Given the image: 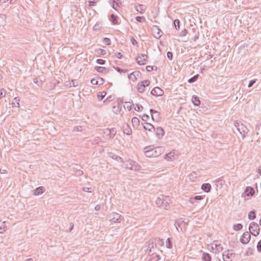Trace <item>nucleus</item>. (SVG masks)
Here are the masks:
<instances>
[{
    "mask_svg": "<svg viewBox=\"0 0 261 261\" xmlns=\"http://www.w3.org/2000/svg\"><path fill=\"white\" fill-rule=\"evenodd\" d=\"M107 92L102 91L101 92H98L97 93V97L100 99L102 100L106 95Z\"/></svg>",
    "mask_w": 261,
    "mask_h": 261,
    "instance_id": "39",
    "label": "nucleus"
},
{
    "mask_svg": "<svg viewBox=\"0 0 261 261\" xmlns=\"http://www.w3.org/2000/svg\"><path fill=\"white\" fill-rule=\"evenodd\" d=\"M140 72L139 71H134L133 72H132L129 76H128V77L129 79H130L132 78V75H133L135 77V79H136V75H137L138 76Z\"/></svg>",
    "mask_w": 261,
    "mask_h": 261,
    "instance_id": "51",
    "label": "nucleus"
},
{
    "mask_svg": "<svg viewBox=\"0 0 261 261\" xmlns=\"http://www.w3.org/2000/svg\"><path fill=\"white\" fill-rule=\"evenodd\" d=\"M6 91L4 89H1L0 92V99L6 96Z\"/></svg>",
    "mask_w": 261,
    "mask_h": 261,
    "instance_id": "47",
    "label": "nucleus"
},
{
    "mask_svg": "<svg viewBox=\"0 0 261 261\" xmlns=\"http://www.w3.org/2000/svg\"><path fill=\"white\" fill-rule=\"evenodd\" d=\"M145 86H144V85L143 84V83L140 82V83H139L137 85V90L139 92V93H143L144 92V90H145Z\"/></svg>",
    "mask_w": 261,
    "mask_h": 261,
    "instance_id": "25",
    "label": "nucleus"
},
{
    "mask_svg": "<svg viewBox=\"0 0 261 261\" xmlns=\"http://www.w3.org/2000/svg\"><path fill=\"white\" fill-rule=\"evenodd\" d=\"M123 163L124 164L123 166L126 169L135 171L139 170L140 166L136 162H134L133 160H128L125 162L124 161Z\"/></svg>",
    "mask_w": 261,
    "mask_h": 261,
    "instance_id": "3",
    "label": "nucleus"
},
{
    "mask_svg": "<svg viewBox=\"0 0 261 261\" xmlns=\"http://www.w3.org/2000/svg\"><path fill=\"white\" fill-rule=\"evenodd\" d=\"M173 23H174V27H175L176 30H179L180 29V23L179 20H178L177 19H175Z\"/></svg>",
    "mask_w": 261,
    "mask_h": 261,
    "instance_id": "40",
    "label": "nucleus"
},
{
    "mask_svg": "<svg viewBox=\"0 0 261 261\" xmlns=\"http://www.w3.org/2000/svg\"><path fill=\"white\" fill-rule=\"evenodd\" d=\"M6 227L5 222H0V233H2L5 231V228Z\"/></svg>",
    "mask_w": 261,
    "mask_h": 261,
    "instance_id": "42",
    "label": "nucleus"
},
{
    "mask_svg": "<svg viewBox=\"0 0 261 261\" xmlns=\"http://www.w3.org/2000/svg\"><path fill=\"white\" fill-rule=\"evenodd\" d=\"M109 220L114 223L120 222L122 219V216L116 213H113L108 216Z\"/></svg>",
    "mask_w": 261,
    "mask_h": 261,
    "instance_id": "5",
    "label": "nucleus"
},
{
    "mask_svg": "<svg viewBox=\"0 0 261 261\" xmlns=\"http://www.w3.org/2000/svg\"><path fill=\"white\" fill-rule=\"evenodd\" d=\"M95 52L98 54L99 55H105L107 54L106 50L101 48L95 49Z\"/></svg>",
    "mask_w": 261,
    "mask_h": 261,
    "instance_id": "38",
    "label": "nucleus"
},
{
    "mask_svg": "<svg viewBox=\"0 0 261 261\" xmlns=\"http://www.w3.org/2000/svg\"><path fill=\"white\" fill-rule=\"evenodd\" d=\"M95 69L98 72L105 73L107 72V69L106 67L101 66H95Z\"/></svg>",
    "mask_w": 261,
    "mask_h": 261,
    "instance_id": "29",
    "label": "nucleus"
},
{
    "mask_svg": "<svg viewBox=\"0 0 261 261\" xmlns=\"http://www.w3.org/2000/svg\"><path fill=\"white\" fill-rule=\"evenodd\" d=\"M143 109V107L139 104H137L136 107L135 108V110L138 112L141 111Z\"/></svg>",
    "mask_w": 261,
    "mask_h": 261,
    "instance_id": "48",
    "label": "nucleus"
},
{
    "mask_svg": "<svg viewBox=\"0 0 261 261\" xmlns=\"http://www.w3.org/2000/svg\"><path fill=\"white\" fill-rule=\"evenodd\" d=\"M199 76V75L198 74H197L196 75H195L193 76V77H191L190 79H189L188 80V82L190 84L195 82L197 80Z\"/></svg>",
    "mask_w": 261,
    "mask_h": 261,
    "instance_id": "33",
    "label": "nucleus"
},
{
    "mask_svg": "<svg viewBox=\"0 0 261 261\" xmlns=\"http://www.w3.org/2000/svg\"><path fill=\"white\" fill-rule=\"evenodd\" d=\"M235 257V253L233 252L232 250H228L225 251L223 253V258L224 261H227L226 259L232 260L233 258Z\"/></svg>",
    "mask_w": 261,
    "mask_h": 261,
    "instance_id": "7",
    "label": "nucleus"
},
{
    "mask_svg": "<svg viewBox=\"0 0 261 261\" xmlns=\"http://www.w3.org/2000/svg\"><path fill=\"white\" fill-rule=\"evenodd\" d=\"M153 240L155 244H158V245H159L160 246H164V242L163 240H162V239H153Z\"/></svg>",
    "mask_w": 261,
    "mask_h": 261,
    "instance_id": "35",
    "label": "nucleus"
},
{
    "mask_svg": "<svg viewBox=\"0 0 261 261\" xmlns=\"http://www.w3.org/2000/svg\"><path fill=\"white\" fill-rule=\"evenodd\" d=\"M45 191V188L42 187H39L37 188L34 192L35 195H39L42 194Z\"/></svg>",
    "mask_w": 261,
    "mask_h": 261,
    "instance_id": "17",
    "label": "nucleus"
},
{
    "mask_svg": "<svg viewBox=\"0 0 261 261\" xmlns=\"http://www.w3.org/2000/svg\"><path fill=\"white\" fill-rule=\"evenodd\" d=\"M132 123L134 127L138 126L140 124V120L137 117H134L132 119Z\"/></svg>",
    "mask_w": 261,
    "mask_h": 261,
    "instance_id": "28",
    "label": "nucleus"
},
{
    "mask_svg": "<svg viewBox=\"0 0 261 261\" xmlns=\"http://www.w3.org/2000/svg\"><path fill=\"white\" fill-rule=\"evenodd\" d=\"M135 19H136V21H137L138 22H142L145 21V18L143 16H137Z\"/></svg>",
    "mask_w": 261,
    "mask_h": 261,
    "instance_id": "43",
    "label": "nucleus"
},
{
    "mask_svg": "<svg viewBox=\"0 0 261 261\" xmlns=\"http://www.w3.org/2000/svg\"><path fill=\"white\" fill-rule=\"evenodd\" d=\"M250 232L254 236H257L259 233V227L258 225L255 222L250 223L249 228Z\"/></svg>",
    "mask_w": 261,
    "mask_h": 261,
    "instance_id": "4",
    "label": "nucleus"
},
{
    "mask_svg": "<svg viewBox=\"0 0 261 261\" xmlns=\"http://www.w3.org/2000/svg\"><path fill=\"white\" fill-rule=\"evenodd\" d=\"M154 242L153 239V240H150L148 242V245L147 248V251H149V253L152 252V248H153V244Z\"/></svg>",
    "mask_w": 261,
    "mask_h": 261,
    "instance_id": "30",
    "label": "nucleus"
},
{
    "mask_svg": "<svg viewBox=\"0 0 261 261\" xmlns=\"http://www.w3.org/2000/svg\"><path fill=\"white\" fill-rule=\"evenodd\" d=\"M256 217L255 211L254 210L250 211L248 214V219L249 220H254Z\"/></svg>",
    "mask_w": 261,
    "mask_h": 261,
    "instance_id": "32",
    "label": "nucleus"
},
{
    "mask_svg": "<svg viewBox=\"0 0 261 261\" xmlns=\"http://www.w3.org/2000/svg\"><path fill=\"white\" fill-rule=\"evenodd\" d=\"M187 33H188L187 30L186 29H185L184 30H182L181 32L180 36H186Z\"/></svg>",
    "mask_w": 261,
    "mask_h": 261,
    "instance_id": "63",
    "label": "nucleus"
},
{
    "mask_svg": "<svg viewBox=\"0 0 261 261\" xmlns=\"http://www.w3.org/2000/svg\"><path fill=\"white\" fill-rule=\"evenodd\" d=\"M251 236L248 231L245 232L240 239V242L243 244H247L250 240Z\"/></svg>",
    "mask_w": 261,
    "mask_h": 261,
    "instance_id": "8",
    "label": "nucleus"
},
{
    "mask_svg": "<svg viewBox=\"0 0 261 261\" xmlns=\"http://www.w3.org/2000/svg\"><path fill=\"white\" fill-rule=\"evenodd\" d=\"M117 130L115 128H110L109 139H113L116 135Z\"/></svg>",
    "mask_w": 261,
    "mask_h": 261,
    "instance_id": "27",
    "label": "nucleus"
},
{
    "mask_svg": "<svg viewBox=\"0 0 261 261\" xmlns=\"http://www.w3.org/2000/svg\"><path fill=\"white\" fill-rule=\"evenodd\" d=\"M112 7L115 9H116V7H115V4H116V7H120L121 5V2L120 0H112L111 2Z\"/></svg>",
    "mask_w": 261,
    "mask_h": 261,
    "instance_id": "24",
    "label": "nucleus"
},
{
    "mask_svg": "<svg viewBox=\"0 0 261 261\" xmlns=\"http://www.w3.org/2000/svg\"><path fill=\"white\" fill-rule=\"evenodd\" d=\"M243 228V225L241 223H238L233 225V228L236 231H238L242 229Z\"/></svg>",
    "mask_w": 261,
    "mask_h": 261,
    "instance_id": "36",
    "label": "nucleus"
},
{
    "mask_svg": "<svg viewBox=\"0 0 261 261\" xmlns=\"http://www.w3.org/2000/svg\"><path fill=\"white\" fill-rule=\"evenodd\" d=\"M144 154L148 158H155L162 153L163 149L161 147H154L153 146H148L144 149Z\"/></svg>",
    "mask_w": 261,
    "mask_h": 261,
    "instance_id": "1",
    "label": "nucleus"
},
{
    "mask_svg": "<svg viewBox=\"0 0 261 261\" xmlns=\"http://www.w3.org/2000/svg\"><path fill=\"white\" fill-rule=\"evenodd\" d=\"M257 249L259 252H261V240L257 243Z\"/></svg>",
    "mask_w": 261,
    "mask_h": 261,
    "instance_id": "60",
    "label": "nucleus"
},
{
    "mask_svg": "<svg viewBox=\"0 0 261 261\" xmlns=\"http://www.w3.org/2000/svg\"><path fill=\"white\" fill-rule=\"evenodd\" d=\"M19 101H20V99L19 97L14 98L12 100V107L19 108L20 107Z\"/></svg>",
    "mask_w": 261,
    "mask_h": 261,
    "instance_id": "19",
    "label": "nucleus"
},
{
    "mask_svg": "<svg viewBox=\"0 0 261 261\" xmlns=\"http://www.w3.org/2000/svg\"><path fill=\"white\" fill-rule=\"evenodd\" d=\"M244 193L247 196H252L255 193V191L252 187H247L244 191Z\"/></svg>",
    "mask_w": 261,
    "mask_h": 261,
    "instance_id": "14",
    "label": "nucleus"
},
{
    "mask_svg": "<svg viewBox=\"0 0 261 261\" xmlns=\"http://www.w3.org/2000/svg\"><path fill=\"white\" fill-rule=\"evenodd\" d=\"M149 118V117L148 115L147 114H144L142 117V119L143 121H146L148 120V119Z\"/></svg>",
    "mask_w": 261,
    "mask_h": 261,
    "instance_id": "58",
    "label": "nucleus"
},
{
    "mask_svg": "<svg viewBox=\"0 0 261 261\" xmlns=\"http://www.w3.org/2000/svg\"><path fill=\"white\" fill-rule=\"evenodd\" d=\"M153 130L155 132V135L158 138H161L164 135V130L161 127H158L156 128L154 127Z\"/></svg>",
    "mask_w": 261,
    "mask_h": 261,
    "instance_id": "11",
    "label": "nucleus"
},
{
    "mask_svg": "<svg viewBox=\"0 0 261 261\" xmlns=\"http://www.w3.org/2000/svg\"><path fill=\"white\" fill-rule=\"evenodd\" d=\"M150 93L153 96H160L163 95L164 91L160 87H156L151 91Z\"/></svg>",
    "mask_w": 261,
    "mask_h": 261,
    "instance_id": "10",
    "label": "nucleus"
},
{
    "mask_svg": "<svg viewBox=\"0 0 261 261\" xmlns=\"http://www.w3.org/2000/svg\"><path fill=\"white\" fill-rule=\"evenodd\" d=\"M96 63L100 65H104L106 63V61L103 59H98L96 60Z\"/></svg>",
    "mask_w": 261,
    "mask_h": 261,
    "instance_id": "53",
    "label": "nucleus"
},
{
    "mask_svg": "<svg viewBox=\"0 0 261 261\" xmlns=\"http://www.w3.org/2000/svg\"><path fill=\"white\" fill-rule=\"evenodd\" d=\"M204 196H195L194 197L191 198L189 201L191 203L193 204L195 203V201L201 200L204 198Z\"/></svg>",
    "mask_w": 261,
    "mask_h": 261,
    "instance_id": "16",
    "label": "nucleus"
},
{
    "mask_svg": "<svg viewBox=\"0 0 261 261\" xmlns=\"http://www.w3.org/2000/svg\"><path fill=\"white\" fill-rule=\"evenodd\" d=\"M110 156L111 157L112 159L117 160L118 162L124 163L123 159L121 157L117 155L111 153V155H110Z\"/></svg>",
    "mask_w": 261,
    "mask_h": 261,
    "instance_id": "26",
    "label": "nucleus"
},
{
    "mask_svg": "<svg viewBox=\"0 0 261 261\" xmlns=\"http://www.w3.org/2000/svg\"><path fill=\"white\" fill-rule=\"evenodd\" d=\"M33 82L35 84L37 85V86H41L42 85V81L38 77L34 78L33 80Z\"/></svg>",
    "mask_w": 261,
    "mask_h": 261,
    "instance_id": "37",
    "label": "nucleus"
},
{
    "mask_svg": "<svg viewBox=\"0 0 261 261\" xmlns=\"http://www.w3.org/2000/svg\"><path fill=\"white\" fill-rule=\"evenodd\" d=\"M147 58L148 56L147 55L141 54V56L136 58V61L139 65H143L146 64Z\"/></svg>",
    "mask_w": 261,
    "mask_h": 261,
    "instance_id": "6",
    "label": "nucleus"
},
{
    "mask_svg": "<svg viewBox=\"0 0 261 261\" xmlns=\"http://www.w3.org/2000/svg\"><path fill=\"white\" fill-rule=\"evenodd\" d=\"M192 101L195 106H198L200 104L199 98L196 95H193L192 96Z\"/></svg>",
    "mask_w": 261,
    "mask_h": 261,
    "instance_id": "18",
    "label": "nucleus"
},
{
    "mask_svg": "<svg viewBox=\"0 0 261 261\" xmlns=\"http://www.w3.org/2000/svg\"><path fill=\"white\" fill-rule=\"evenodd\" d=\"M103 43L107 45H110L111 43V41L109 38L106 37L103 39Z\"/></svg>",
    "mask_w": 261,
    "mask_h": 261,
    "instance_id": "44",
    "label": "nucleus"
},
{
    "mask_svg": "<svg viewBox=\"0 0 261 261\" xmlns=\"http://www.w3.org/2000/svg\"><path fill=\"white\" fill-rule=\"evenodd\" d=\"M82 190L86 192H92L93 191L92 188L91 187H83Z\"/></svg>",
    "mask_w": 261,
    "mask_h": 261,
    "instance_id": "50",
    "label": "nucleus"
},
{
    "mask_svg": "<svg viewBox=\"0 0 261 261\" xmlns=\"http://www.w3.org/2000/svg\"><path fill=\"white\" fill-rule=\"evenodd\" d=\"M115 56L118 59H122L123 58V55L121 53L116 52L115 53Z\"/></svg>",
    "mask_w": 261,
    "mask_h": 261,
    "instance_id": "59",
    "label": "nucleus"
},
{
    "mask_svg": "<svg viewBox=\"0 0 261 261\" xmlns=\"http://www.w3.org/2000/svg\"><path fill=\"white\" fill-rule=\"evenodd\" d=\"M116 104L117 105V109H116V106L115 105L113 106V108L114 109V111L116 113H117L118 112H119V103L118 102H116Z\"/></svg>",
    "mask_w": 261,
    "mask_h": 261,
    "instance_id": "49",
    "label": "nucleus"
},
{
    "mask_svg": "<svg viewBox=\"0 0 261 261\" xmlns=\"http://www.w3.org/2000/svg\"><path fill=\"white\" fill-rule=\"evenodd\" d=\"M146 125H144L142 124L143 127L144 129L148 130L149 132H152V129H154V126L152 124L146 122L145 123Z\"/></svg>",
    "mask_w": 261,
    "mask_h": 261,
    "instance_id": "21",
    "label": "nucleus"
},
{
    "mask_svg": "<svg viewBox=\"0 0 261 261\" xmlns=\"http://www.w3.org/2000/svg\"><path fill=\"white\" fill-rule=\"evenodd\" d=\"M113 100V96H110L109 97H108L105 100V101H103L104 103H107L108 101V102H110V101H111Z\"/></svg>",
    "mask_w": 261,
    "mask_h": 261,
    "instance_id": "57",
    "label": "nucleus"
},
{
    "mask_svg": "<svg viewBox=\"0 0 261 261\" xmlns=\"http://www.w3.org/2000/svg\"><path fill=\"white\" fill-rule=\"evenodd\" d=\"M163 195H162L156 199L155 201V203L158 206L161 207L162 206H163Z\"/></svg>",
    "mask_w": 261,
    "mask_h": 261,
    "instance_id": "31",
    "label": "nucleus"
},
{
    "mask_svg": "<svg viewBox=\"0 0 261 261\" xmlns=\"http://www.w3.org/2000/svg\"><path fill=\"white\" fill-rule=\"evenodd\" d=\"M123 133L127 135H129L132 134V129L128 124H126L123 126Z\"/></svg>",
    "mask_w": 261,
    "mask_h": 261,
    "instance_id": "20",
    "label": "nucleus"
},
{
    "mask_svg": "<svg viewBox=\"0 0 261 261\" xmlns=\"http://www.w3.org/2000/svg\"><path fill=\"white\" fill-rule=\"evenodd\" d=\"M101 28L100 24L99 23H96L93 27V30L94 31H98L100 30Z\"/></svg>",
    "mask_w": 261,
    "mask_h": 261,
    "instance_id": "52",
    "label": "nucleus"
},
{
    "mask_svg": "<svg viewBox=\"0 0 261 261\" xmlns=\"http://www.w3.org/2000/svg\"><path fill=\"white\" fill-rule=\"evenodd\" d=\"M130 41L134 45H137L138 44L137 41L133 36H132L130 38Z\"/></svg>",
    "mask_w": 261,
    "mask_h": 261,
    "instance_id": "62",
    "label": "nucleus"
},
{
    "mask_svg": "<svg viewBox=\"0 0 261 261\" xmlns=\"http://www.w3.org/2000/svg\"><path fill=\"white\" fill-rule=\"evenodd\" d=\"M234 124L237 130L242 135L243 138H244L245 137V135L249 131L247 127L241 122L236 121Z\"/></svg>",
    "mask_w": 261,
    "mask_h": 261,
    "instance_id": "2",
    "label": "nucleus"
},
{
    "mask_svg": "<svg viewBox=\"0 0 261 261\" xmlns=\"http://www.w3.org/2000/svg\"><path fill=\"white\" fill-rule=\"evenodd\" d=\"M97 79L98 85H101L104 83L105 81H104L103 79H102L99 76H97Z\"/></svg>",
    "mask_w": 261,
    "mask_h": 261,
    "instance_id": "45",
    "label": "nucleus"
},
{
    "mask_svg": "<svg viewBox=\"0 0 261 261\" xmlns=\"http://www.w3.org/2000/svg\"><path fill=\"white\" fill-rule=\"evenodd\" d=\"M163 206L161 207L165 210H168L169 207V204L171 200L169 196H165L163 195Z\"/></svg>",
    "mask_w": 261,
    "mask_h": 261,
    "instance_id": "9",
    "label": "nucleus"
},
{
    "mask_svg": "<svg viewBox=\"0 0 261 261\" xmlns=\"http://www.w3.org/2000/svg\"><path fill=\"white\" fill-rule=\"evenodd\" d=\"M110 20L111 22L114 25H117L120 24L119 18L118 16L114 15V14H111L110 16Z\"/></svg>",
    "mask_w": 261,
    "mask_h": 261,
    "instance_id": "13",
    "label": "nucleus"
},
{
    "mask_svg": "<svg viewBox=\"0 0 261 261\" xmlns=\"http://www.w3.org/2000/svg\"><path fill=\"white\" fill-rule=\"evenodd\" d=\"M202 259L203 261H211V256L208 253L203 252Z\"/></svg>",
    "mask_w": 261,
    "mask_h": 261,
    "instance_id": "22",
    "label": "nucleus"
},
{
    "mask_svg": "<svg viewBox=\"0 0 261 261\" xmlns=\"http://www.w3.org/2000/svg\"><path fill=\"white\" fill-rule=\"evenodd\" d=\"M164 158L167 161H172L175 159L174 152L171 151L169 153L166 154Z\"/></svg>",
    "mask_w": 261,
    "mask_h": 261,
    "instance_id": "23",
    "label": "nucleus"
},
{
    "mask_svg": "<svg viewBox=\"0 0 261 261\" xmlns=\"http://www.w3.org/2000/svg\"><path fill=\"white\" fill-rule=\"evenodd\" d=\"M153 27L154 28H155L158 31V32L156 33V35H154V37L156 39H159L161 36V32H162L161 30L159 29V27L157 25H153Z\"/></svg>",
    "mask_w": 261,
    "mask_h": 261,
    "instance_id": "34",
    "label": "nucleus"
},
{
    "mask_svg": "<svg viewBox=\"0 0 261 261\" xmlns=\"http://www.w3.org/2000/svg\"><path fill=\"white\" fill-rule=\"evenodd\" d=\"M167 56L169 60H172L173 59V53L171 51H168Z\"/></svg>",
    "mask_w": 261,
    "mask_h": 261,
    "instance_id": "55",
    "label": "nucleus"
},
{
    "mask_svg": "<svg viewBox=\"0 0 261 261\" xmlns=\"http://www.w3.org/2000/svg\"><path fill=\"white\" fill-rule=\"evenodd\" d=\"M212 187L209 183L203 184L201 186V189L205 192L208 193L211 191Z\"/></svg>",
    "mask_w": 261,
    "mask_h": 261,
    "instance_id": "15",
    "label": "nucleus"
},
{
    "mask_svg": "<svg viewBox=\"0 0 261 261\" xmlns=\"http://www.w3.org/2000/svg\"><path fill=\"white\" fill-rule=\"evenodd\" d=\"M256 82V80H252L250 81L248 87L249 88L251 87Z\"/></svg>",
    "mask_w": 261,
    "mask_h": 261,
    "instance_id": "56",
    "label": "nucleus"
},
{
    "mask_svg": "<svg viewBox=\"0 0 261 261\" xmlns=\"http://www.w3.org/2000/svg\"><path fill=\"white\" fill-rule=\"evenodd\" d=\"M153 68H155V70L157 69V67L156 66H147L146 67V69L147 71L148 72H150V71H151L152 70H153Z\"/></svg>",
    "mask_w": 261,
    "mask_h": 261,
    "instance_id": "46",
    "label": "nucleus"
},
{
    "mask_svg": "<svg viewBox=\"0 0 261 261\" xmlns=\"http://www.w3.org/2000/svg\"><path fill=\"white\" fill-rule=\"evenodd\" d=\"M141 82L143 83L144 86H145V87L148 86L150 84V81L148 80L141 81Z\"/></svg>",
    "mask_w": 261,
    "mask_h": 261,
    "instance_id": "54",
    "label": "nucleus"
},
{
    "mask_svg": "<svg viewBox=\"0 0 261 261\" xmlns=\"http://www.w3.org/2000/svg\"><path fill=\"white\" fill-rule=\"evenodd\" d=\"M166 247L169 249L172 248V242L170 238H168L166 241Z\"/></svg>",
    "mask_w": 261,
    "mask_h": 261,
    "instance_id": "41",
    "label": "nucleus"
},
{
    "mask_svg": "<svg viewBox=\"0 0 261 261\" xmlns=\"http://www.w3.org/2000/svg\"><path fill=\"white\" fill-rule=\"evenodd\" d=\"M150 112L151 118L153 120L158 121L160 119V114L153 109H150Z\"/></svg>",
    "mask_w": 261,
    "mask_h": 261,
    "instance_id": "12",
    "label": "nucleus"
},
{
    "mask_svg": "<svg viewBox=\"0 0 261 261\" xmlns=\"http://www.w3.org/2000/svg\"><path fill=\"white\" fill-rule=\"evenodd\" d=\"M109 132H110V128H106L105 129H103V134L106 135L107 136L109 137Z\"/></svg>",
    "mask_w": 261,
    "mask_h": 261,
    "instance_id": "64",
    "label": "nucleus"
},
{
    "mask_svg": "<svg viewBox=\"0 0 261 261\" xmlns=\"http://www.w3.org/2000/svg\"><path fill=\"white\" fill-rule=\"evenodd\" d=\"M91 83L92 84V85H98L97 83V78H94V79H92L91 81Z\"/></svg>",
    "mask_w": 261,
    "mask_h": 261,
    "instance_id": "61",
    "label": "nucleus"
}]
</instances>
